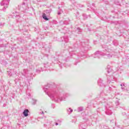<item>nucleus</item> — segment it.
Returning <instances> with one entry per match:
<instances>
[{"label": "nucleus", "mask_w": 129, "mask_h": 129, "mask_svg": "<svg viewBox=\"0 0 129 129\" xmlns=\"http://www.w3.org/2000/svg\"><path fill=\"white\" fill-rule=\"evenodd\" d=\"M45 93L55 102H60L66 100L67 94H62L58 90H56V86L48 84L43 88Z\"/></svg>", "instance_id": "1"}, {"label": "nucleus", "mask_w": 129, "mask_h": 129, "mask_svg": "<svg viewBox=\"0 0 129 129\" xmlns=\"http://www.w3.org/2000/svg\"><path fill=\"white\" fill-rule=\"evenodd\" d=\"M106 53L104 52H101L100 51H97L93 55V57L94 58H98V59H99L101 56H105ZM106 56L108 58H112L113 55L112 53H109L106 54Z\"/></svg>", "instance_id": "2"}, {"label": "nucleus", "mask_w": 129, "mask_h": 129, "mask_svg": "<svg viewBox=\"0 0 129 129\" xmlns=\"http://www.w3.org/2000/svg\"><path fill=\"white\" fill-rule=\"evenodd\" d=\"M106 108L108 110L106 112V114L111 115L112 114V112H111V110H112V103L110 102H107L106 105Z\"/></svg>", "instance_id": "3"}, {"label": "nucleus", "mask_w": 129, "mask_h": 129, "mask_svg": "<svg viewBox=\"0 0 129 129\" xmlns=\"http://www.w3.org/2000/svg\"><path fill=\"white\" fill-rule=\"evenodd\" d=\"M29 4V1L28 0H24L21 5V10L23 12H26V11H28L29 10V7L28 6V5Z\"/></svg>", "instance_id": "4"}, {"label": "nucleus", "mask_w": 129, "mask_h": 129, "mask_svg": "<svg viewBox=\"0 0 129 129\" xmlns=\"http://www.w3.org/2000/svg\"><path fill=\"white\" fill-rule=\"evenodd\" d=\"M44 127H46V128H50V127H52V126H54V125L52 124V121H49L48 119L44 120Z\"/></svg>", "instance_id": "5"}, {"label": "nucleus", "mask_w": 129, "mask_h": 129, "mask_svg": "<svg viewBox=\"0 0 129 129\" xmlns=\"http://www.w3.org/2000/svg\"><path fill=\"white\" fill-rule=\"evenodd\" d=\"M9 3H10V0H3L1 3V5L4 6V9H3V11H5V9H7V8H8V6H9Z\"/></svg>", "instance_id": "6"}, {"label": "nucleus", "mask_w": 129, "mask_h": 129, "mask_svg": "<svg viewBox=\"0 0 129 129\" xmlns=\"http://www.w3.org/2000/svg\"><path fill=\"white\" fill-rule=\"evenodd\" d=\"M103 49H104L103 51L104 52H111V48H110V46H109L108 45H107V44L106 45H103L102 46Z\"/></svg>", "instance_id": "7"}, {"label": "nucleus", "mask_w": 129, "mask_h": 129, "mask_svg": "<svg viewBox=\"0 0 129 129\" xmlns=\"http://www.w3.org/2000/svg\"><path fill=\"white\" fill-rule=\"evenodd\" d=\"M107 79L109 83H110L111 81H113V80H114V77L113 76L108 75Z\"/></svg>", "instance_id": "8"}, {"label": "nucleus", "mask_w": 129, "mask_h": 129, "mask_svg": "<svg viewBox=\"0 0 129 129\" xmlns=\"http://www.w3.org/2000/svg\"><path fill=\"white\" fill-rule=\"evenodd\" d=\"M23 114L24 116H25V117L28 116L29 115V109H25L23 112Z\"/></svg>", "instance_id": "9"}, {"label": "nucleus", "mask_w": 129, "mask_h": 129, "mask_svg": "<svg viewBox=\"0 0 129 129\" xmlns=\"http://www.w3.org/2000/svg\"><path fill=\"white\" fill-rule=\"evenodd\" d=\"M98 84L99 86H104V84L103 83V81L100 79L98 81Z\"/></svg>", "instance_id": "10"}, {"label": "nucleus", "mask_w": 129, "mask_h": 129, "mask_svg": "<svg viewBox=\"0 0 129 129\" xmlns=\"http://www.w3.org/2000/svg\"><path fill=\"white\" fill-rule=\"evenodd\" d=\"M42 18L45 20V21H49V18H47V15H46V13H43Z\"/></svg>", "instance_id": "11"}, {"label": "nucleus", "mask_w": 129, "mask_h": 129, "mask_svg": "<svg viewBox=\"0 0 129 129\" xmlns=\"http://www.w3.org/2000/svg\"><path fill=\"white\" fill-rule=\"evenodd\" d=\"M51 12H52L51 10H47L45 11V13H44V14L47 15V17H49L50 16V13H51Z\"/></svg>", "instance_id": "12"}, {"label": "nucleus", "mask_w": 129, "mask_h": 129, "mask_svg": "<svg viewBox=\"0 0 129 129\" xmlns=\"http://www.w3.org/2000/svg\"><path fill=\"white\" fill-rule=\"evenodd\" d=\"M112 43L114 46H117L118 45V41L116 40H114Z\"/></svg>", "instance_id": "13"}, {"label": "nucleus", "mask_w": 129, "mask_h": 129, "mask_svg": "<svg viewBox=\"0 0 129 129\" xmlns=\"http://www.w3.org/2000/svg\"><path fill=\"white\" fill-rule=\"evenodd\" d=\"M86 126L85 124L81 123V124H80V129L85 128Z\"/></svg>", "instance_id": "14"}, {"label": "nucleus", "mask_w": 129, "mask_h": 129, "mask_svg": "<svg viewBox=\"0 0 129 129\" xmlns=\"http://www.w3.org/2000/svg\"><path fill=\"white\" fill-rule=\"evenodd\" d=\"M76 32L77 33H79V32L81 33V32H82V29H81L79 28H76Z\"/></svg>", "instance_id": "15"}, {"label": "nucleus", "mask_w": 129, "mask_h": 129, "mask_svg": "<svg viewBox=\"0 0 129 129\" xmlns=\"http://www.w3.org/2000/svg\"><path fill=\"white\" fill-rule=\"evenodd\" d=\"M67 111H68V114H70V113H71V112H73V109H71V108H70L67 109Z\"/></svg>", "instance_id": "16"}, {"label": "nucleus", "mask_w": 129, "mask_h": 129, "mask_svg": "<svg viewBox=\"0 0 129 129\" xmlns=\"http://www.w3.org/2000/svg\"><path fill=\"white\" fill-rule=\"evenodd\" d=\"M63 39H64V42H66V43H68V41H69V39H68V36H64Z\"/></svg>", "instance_id": "17"}, {"label": "nucleus", "mask_w": 129, "mask_h": 129, "mask_svg": "<svg viewBox=\"0 0 129 129\" xmlns=\"http://www.w3.org/2000/svg\"><path fill=\"white\" fill-rule=\"evenodd\" d=\"M81 45H82V46H83V47H85V46H86V45H87V42H86V41L82 42Z\"/></svg>", "instance_id": "18"}, {"label": "nucleus", "mask_w": 129, "mask_h": 129, "mask_svg": "<svg viewBox=\"0 0 129 129\" xmlns=\"http://www.w3.org/2000/svg\"><path fill=\"white\" fill-rule=\"evenodd\" d=\"M78 112H80L81 111H83V108L82 107H79L78 108Z\"/></svg>", "instance_id": "19"}, {"label": "nucleus", "mask_w": 129, "mask_h": 129, "mask_svg": "<svg viewBox=\"0 0 129 129\" xmlns=\"http://www.w3.org/2000/svg\"><path fill=\"white\" fill-rule=\"evenodd\" d=\"M32 104H33V105H35V104H36V102H37V100L34 99H32Z\"/></svg>", "instance_id": "20"}, {"label": "nucleus", "mask_w": 129, "mask_h": 129, "mask_svg": "<svg viewBox=\"0 0 129 129\" xmlns=\"http://www.w3.org/2000/svg\"><path fill=\"white\" fill-rule=\"evenodd\" d=\"M108 74H109V73L112 74L113 73V71H112V70L109 69L107 71Z\"/></svg>", "instance_id": "21"}, {"label": "nucleus", "mask_w": 129, "mask_h": 129, "mask_svg": "<svg viewBox=\"0 0 129 129\" xmlns=\"http://www.w3.org/2000/svg\"><path fill=\"white\" fill-rule=\"evenodd\" d=\"M56 122H57L59 125H61V123L62 122V121H61V120H57L56 121Z\"/></svg>", "instance_id": "22"}, {"label": "nucleus", "mask_w": 129, "mask_h": 129, "mask_svg": "<svg viewBox=\"0 0 129 129\" xmlns=\"http://www.w3.org/2000/svg\"><path fill=\"white\" fill-rule=\"evenodd\" d=\"M78 58L79 59L80 58H81V57L83 56V54H81V53H79L78 55Z\"/></svg>", "instance_id": "23"}, {"label": "nucleus", "mask_w": 129, "mask_h": 129, "mask_svg": "<svg viewBox=\"0 0 129 129\" xmlns=\"http://www.w3.org/2000/svg\"><path fill=\"white\" fill-rule=\"evenodd\" d=\"M120 86H121L122 90H124V87H123V86L124 87V84H122L120 85Z\"/></svg>", "instance_id": "24"}, {"label": "nucleus", "mask_w": 129, "mask_h": 129, "mask_svg": "<svg viewBox=\"0 0 129 129\" xmlns=\"http://www.w3.org/2000/svg\"><path fill=\"white\" fill-rule=\"evenodd\" d=\"M108 89H109V90H107V91L108 93H109L110 92V91H111L112 88H111V87H109Z\"/></svg>", "instance_id": "25"}, {"label": "nucleus", "mask_w": 129, "mask_h": 129, "mask_svg": "<svg viewBox=\"0 0 129 129\" xmlns=\"http://www.w3.org/2000/svg\"><path fill=\"white\" fill-rule=\"evenodd\" d=\"M27 98H28V99H29V98H31V94H28V96L27 97V98H26V99H27Z\"/></svg>", "instance_id": "26"}, {"label": "nucleus", "mask_w": 129, "mask_h": 129, "mask_svg": "<svg viewBox=\"0 0 129 129\" xmlns=\"http://www.w3.org/2000/svg\"><path fill=\"white\" fill-rule=\"evenodd\" d=\"M115 103L116 105H119V102L118 101H116Z\"/></svg>", "instance_id": "27"}, {"label": "nucleus", "mask_w": 129, "mask_h": 129, "mask_svg": "<svg viewBox=\"0 0 129 129\" xmlns=\"http://www.w3.org/2000/svg\"><path fill=\"white\" fill-rule=\"evenodd\" d=\"M15 18H16V20H19V19H20V16L16 15V16H15Z\"/></svg>", "instance_id": "28"}, {"label": "nucleus", "mask_w": 129, "mask_h": 129, "mask_svg": "<svg viewBox=\"0 0 129 129\" xmlns=\"http://www.w3.org/2000/svg\"><path fill=\"white\" fill-rule=\"evenodd\" d=\"M39 38H40L41 39H44V36H43V35L40 34V35H39Z\"/></svg>", "instance_id": "29"}, {"label": "nucleus", "mask_w": 129, "mask_h": 129, "mask_svg": "<svg viewBox=\"0 0 129 129\" xmlns=\"http://www.w3.org/2000/svg\"><path fill=\"white\" fill-rule=\"evenodd\" d=\"M83 17H84V19H87V16L85 14H83Z\"/></svg>", "instance_id": "30"}, {"label": "nucleus", "mask_w": 129, "mask_h": 129, "mask_svg": "<svg viewBox=\"0 0 129 129\" xmlns=\"http://www.w3.org/2000/svg\"><path fill=\"white\" fill-rule=\"evenodd\" d=\"M8 75L9 76H12V75H13V74H12V73H11L10 71L8 72Z\"/></svg>", "instance_id": "31"}, {"label": "nucleus", "mask_w": 129, "mask_h": 129, "mask_svg": "<svg viewBox=\"0 0 129 129\" xmlns=\"http://www.w3.org/2000/svg\"><path fill=\"white\" fill-rule=\"evenodd\" d=\"M84 120H85V121H88V119L86 118H84Z\"/></svg>", "instance_id": "32"}, {"label": "nucleus", "mask_w": 129, "mask_h": 129, "mask_svg": "<svg viewBox=\"0 0 129 129\" xmlns=\"http://www.w3.org/2000/svg\"><path fill=\"white\" fill-rule=\"evenodd\" d=\"M36 72H37V73H40L41 72V71H40V70H36Z\"/></svg>", "instance_id": "33"}, {"label": "nucleus", "mask_w": 129, "mask_h": 129, "mask_svg": "<svg viewBox=\"0 0 129 129\" xmlns=\"http://www.w3.org/2000/svg\"><path fill=\"white\" fill-rule=\"evenodd\" d=\"M24 72H25V74H27V73H26L27 72V70H24Z\"/></svg>", "instance_id": "34"}, {"label": "nucleus", "mask_w": 129, "mask_h": 129, "mask_svg": "<svg viewBox=\"0 0 129 129\" xmlns=\"http://www.w3.org/2000/svg\"><path fill=\"white\" fill-rule=\"evenodd\" d=\"M44 67L45 68H47L48 67V66H47V64H45Z\"/></svg>", "instance_id": "35"}, {"label": "nucleus", "mask_w": 129, "mask_h": 129, "mask_svg": "<svg viewBox=\"0 0 129 129\" xmlns=\"http://www.w3.org/2000/svg\"><path fill=\"white\" fill-rule=\"evenodd\" d=\"M55 125H59V124L58 123V122H55Z\"/></svg>", "instance_id": "36"}, {"label": "nucleus", "mask_w": 129, "mask_h": 129, "mask_svg": "<svg viewBox=\"0 0 129 129\" xmlns=\"http://www.w3.org/2000/svg\"><path fill=\"white\" fill-rule=\"evenodd\" d=\"M40 114H44V112H40Z\"/></svg>", "instance_id": "37"}, {"label": "nucleus", "mask_w": 129, "mask_h": 129, "mask_svg": "<svg viewBox=\"0 0 129 129\" xmlns=\"http://www.w3.org/2000/svg\"><path fill=\"white\" fill-rule=\"evenodd\" d=\"M58 15H61V13L58 12Z\"/></svg>", "instance_id": "38"}, {"label": "nucleus", "mask_w": 129, "mask_h": 129, "mask_svg": "<svg viewBox=\"0 0 129 129\" xmlns=\"http://www.w3.org/2000/svg\"><path fill=\"white\" fill-rule=\"evenodd\" d=\"M119 37H120V35H119Z\"/></svg>", "instance_id": "39"}, {"label": "nucleus", "mask_w": 129, "mask_h": 129, "mask_svg": "<svg viewBox=\"0 0 129 129\" xmlns=\"http://www.w3.org/2000/svg\"><path fill=\"white\" fill-rule=\"evenodd\" d=\"M58 9H60V7H59Z\"/></svg>", "instance_id": "40"}, {"label": "nucleus", "mask_w": 129, "mask_h": 129, "mask_svg": "<svg viewBox=\"0 0 129 129\" xmlns=\"http://www.w3.org/2000/svg\"><path fill=\"white\" fill-rule=\"evenodd\" d=\"M69 51H71V50H70V49H69Z\"/></svg>", "instance_id": "41"}, {"label": "nucleus", "mask_w": 129, "mask_h": 129, "mask_svg": "<svg viewBox=\"0 0 129 129\" xmlns=\"http://www.w3.org/2000/svg\"><path fill=\"white\" fill-rule=\"evenodd\" d=\"M16 80H15V82H16Z\"/></svg>", "instance_id": "42"}, {"label": "nucleus", "mask_w": 129, "mask_h": 129, "mask_svg": "<svg viewBox=\"0 0 129 129\" xmlns=\"http://www.w3.org/2000/svg\"><path fill=\"white\" fill-rule=\"evenodd\" d=\"M75 47H76V46H75Z\"/></svg>", "instance_id": "43"}]
</instances>
